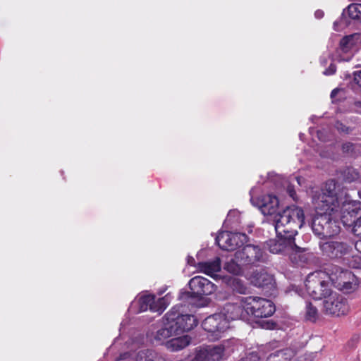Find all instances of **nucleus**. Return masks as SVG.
Segmentation results:
<instances>
[{"instance_id": "nucleus-1", "label": "nucleus", "mask_w": 361, "mask_h": 361, "mask_svg": "<svg viewBox=\"0 0 361 361\" xmlns=\"http://www.w3.org/2000/svg\"><path fill=\"white\" fill-rule=\"evenodd\" d=\"M336 188L335 180H330L326 183L322 192H319L317 190L314 191V195L312 197V203L314 204L315 212L324 220V222H318L319 226L336 223L331 217L332 213L337 211V208L339 207L338 198L335 195Z\"/></svg>"}, {"instance_id": "nucleus-2", "label": "nucleus", "mask_w": 361, "mask_h": 361, "mask_svg": "<svg viewBox=\"0 0 361 361\" xmlns=\"http://www.w3.org/2000/svg\"><path fill=\"white\" fill-rule=\"evenodd\" d=\"M331 279L327 268L325 271H316L307 275L305 288L307 293L314 300H324L334 292L330 286Z\"/></svg>"}, {"instance_id": "nucleus-3", "label": "nucleus", "mask_w": 361, "mask_h": 361, "mask_svg": "<svg viewBox=\"0 0 361 361\" xmlns=\"http://www.w3.org/2000/svg\"><path fill=\"white\" fill-rule=\"evenodd\" d=\"M329 270L331 283L338 290L344 293H351L356 291L359 287L356 276L347 269H343L336 265H330Z\"/></svg>"}, {"instance_id": "nucleus-4", "label": "nucleus", "mask_w": 361, "mask_h": 361, "mask_svg": "<svg viewBox=\"0 0 361 361\" xmlns=\"http://www.w3.org/2000/svg\"><path fill=\"white\" fill-rule=\"evenodd\" d=\"M324 222L320 216L316 212V216L308 219L305 216L303 210L298 207H288L281 214L274 216V224L275 226H286L289 224H294L298 226H304L308 224L310 226H319L318 222Z\"/></svg>"}, {"instance_id": "nucleus-5", "label": "nucleus", "mask_w": 361, "mask_h": 361, "mask_svg": "<svg viewBox=\"0 0 361 361\" xmlns=\"http://www.w3.org/2000/svg\"><path fill=\"white\" fill-rule=\"evenodd\" d=\"M259 353L264 361H310L306 357L294 359L295 351L290 348H281V343L276 341L259 346Z\"/></svg>"}, {"instance_id": "nucleus-6", "label": "nucleus", "mask_w": 361, "mask_h": 361, "mask_svg": "<svg viewBox=\"0 0 361 361\" xmlns=\"http://www.w3.org/2000/svg\"><path fill=\"white\" fill-rule=\"evenodd\" d=\"M247 297H238L233 302H228L223 307L221 313L224 319L230 322L236 319L248 320L249 312L247 309Z\"/></svg>"}, {"instance_id": "nucleus-7", "label": "nucleus", "mask_w": 361, "mask_h": 361, "mask_svg": "<svg viewBox=\"0 0 361 361\" xmlns=\"http://www.w3.org/2000/svg\"><path fill=\"white\" fill-rule=\"evenodd\" d=\"M247 309H248L249 317L263 318L271 317L275 312V305L269 300L260 297L248 296Z\"/></svg>"}, {"instance_id": "nucleus-8", "label": "nucleus", "mask_w": 361, "mask_h": 361, "mask_svg": "<svg viewBox=\"0 0 361 361\" xmlns=\"http://www.w3.org/2000/svg\"><path fill=\"white\" fill-rule=\"evenodd\" d=\"M323 310L327 314L342 316L349 311L347 300L336 292H332L323 302Z\"/></svg>"}, {"instance_id": "nucleus-9", "label": "nucleus", "mask_w": 361, "mask_h": 361, "mask_svg": "<svg viewBox=\"0 0 361 361\" xmlns=\"http://www.w3.org/2000/svg\"><path fill=\"white\" fill-rule=\"evenodd\" d=\"M166 319L173 323L177 334L188 331L195 327L197 320L191 314H180L175 307L166 313Z\"/></svg>"}, {"instance_id": "nucleus-10", "label": "nucleus", "mask_w": 361, "mask_h": 361, "mask_svg": "<svg viewBox=\"0 0 361 361\" xmlns=\"http://www.w3.org/2000/svg\"><path fill=\"white\" fill-rule=\"evenodd\" d=\"M252 204L258 207L262 214L264 216H269L274 221V216L281 214L279 212V202L276 196L272 195H264L259 197H251Z\"/></svg>"}, {"instance_id": "nucleus-11", "label": "nucleus", "mask_w": 361, "mask_h": 361, "mask_svg": "<svg viewBox=\"0 0 361 361\" xmlns=\"http://www.w3.org/2000/svg\"><path fill=\"white\" fill-rule=\"evenodd\" d=\"M216 240L224 250H235L247 243V236L243 233H232L225 231L219 232Z\"/></svg>"}, {"instance_id": "nucleus-12", "label": "nucleus", "mask_w": 361, "mask_h": 361, "mask_svg": "<svg viewBox=\"0 0 361 361\" xmlns=\"http://www.w3.org/2000/svg\"><path fill=\"white\" fill-rule=\"evenodd\" d=\"M189 286L191 293H186L182 295V298H186L190 294L194 295L197 297L202 295H208L213 293L216 286L209 281L207 279L197 276L191 279L189 281Z\"/></svg>"}, {"instance_id": "nucleus-13", "label": "nucleus", "mask_w": 361, "mask_h": 361, "mask_svg": "<svg viewBox=\"0 0 361 361\" xmlns=\"http://www.w3.org/2000/svg\"><path fill=\"white\" fill-rule=\"evenodd\" d=\"M343 214L341 218L343 226H361V202L347 201L343 203Z\"/></svg>"}, {"instance_id": "nucleus-14", "label": "nucleus", "mask_w": 361, "mask_h": 361, "mask_svg": "<svg viewBox=\"0 0 361 361\" xmlns=\"http://www.w3.org/2000/svg\"><path fill=\"white\" fill-rule=\"evenodd\" d=\"M231 341H226L219 345H209L200 349L192 361H219L225 351H229Z\"/></svg>"}, {"instance_id": "nucleus-15", "label": "nucleus", "mask_w": 361, "mask_h": 361, "mask_svg": "<svg viewBox=\"0 0 361 361\" xmlns=\"http://www.w3.org/2000/svg\"><path fill=\"white\" fill-rule=\"evenodd\" d=\"M202 328L218 336L219 334L229 329L228 322L224 319L221 312L207 317L202 324Z\"/></svg>"}, {"instance_id": "nucleus-16", "label": "nucleus", "mask_w": 361, "mask_h": 361, "mask_svg": "<svg viewBox=\"0 0 361 361\" xmlns=\"http://www.w3.org/2000/svg\"><path fill=\"white\" fill-rule=\"evenodd\" d=\"M323 252L331 258H339L347 255L349 252V246L341 242L329 241L320 244Z\"/></svg>"}, {"instance_id": "nucleus-17", "label": "nucleus", "mask_w": 361, "mask_h": 361, "mask_svg": "<svg viewBox=\"0 0 361 361\" xmlns=\"http://www.w3.org/2000/svg\"><path fill=\"white\" fill-rule=\"evenodd\" d=\"M360 34L355 33L352 35L343 37L340 42V47L338 49L340 61H349L352 57L351 51L356 42H358Z\"/></svg>"}, {"instance_id": "nucleus-18", "label": "nucleus", "mask_w": 361, "mask_h": 361, "mask_svg": "<svg viewBox=\"0 0 361 361\" xmlns=\"http://www.w3.org/2000/svg\"><path fill=\"white\" fill-rule=\"evenodd\" d=\"M250 281L255 286L264 289H271L275 286L273 275L265 269L255 271L250 277Z\"/></svg>"}, {"instance_id": "nucleus-19", "label": "nucleus", "mask_w": 361, "mask_h": 361, "mask_svg": "<svg viewBox=\"0 0 361 361\" xmlns=\"http://www.w3.org/2000/svg\"><path fill=\"white\" fill-rule=\"evenodd\" d=\"M164 326L157 330L152 341L157 344H161L169 337L178 335L177 329H175L173 323L166 319V314L163 319Z\"/></svg>"}, {"instance_id": "nucleus-20", "label": "nucleus", "mask_w": 361, "mask_h": 361, "mask_svg": "<svg viewBox=\"0 0 361 361\" xmlns=\"http://www.w3.org/2000/svg\"><path fill=\"white\" fill-rule=\"evenodd\" d=\"M276 238L288 244L291 249L295 248L299 250L300 248L295 244V236L298 231L292 227H274Z\"/></svg>"}, {"instance_id": "nucleus-21", "label": "nucleus", "mask_w": 361, "mask_h": 361, "mask_svg": "<svg viewBox=\"0 0 361 361\" xmlns=\"http://www.w3.org/2000/svg\"><path fill=\"white\" fill-rule=\"evenodd\" d=\"M221 268V259L219 257H216L211 261L198 262L197 264L198 271L212 277H214L216 273L219 272Z\"/></svg>"}, {"instance_id": "nucleus-22", "label": "nucleus", "mask_w": 361, "mask_h": 361, "mask_svg": "<svg viewBox=\"0 0 361 361\" xmlns=\"http://www.w3.org/2000/svg\"><path fill=\"white\" fill-rule=\"evenodd\" d=\"M154 300V295H142L137 299V300H135L131 303L129 307V311L134 313H139L145 312L148 309L151 310V306H152Z\"/></svg>"}, {"instance_id": "nucleus-23", "label": "nucleus", "mask_w": 361, "mask_h": 361, "mask_svg": "<svg viewBox=\"0 0 361 361\" xmlns=\"http://www.w3.org/2000/svg\"><path fill=\"white\" fill-rule=\"evenodd\" d=\"M190 338L188 336L185 335L170 339L166 342V347L171 351H178L189 345Z\"/></svg>"}, {"instance_id": "nucleus-24", "label": "nucleus", "mask_w": 361, "mask_h": 361, "mask_svg": "<svg viewBox=\"0 0 361 361\" xmlns=\"http://www.w3.org/2000/svg\"><path fill=\"white\" fill-rule=\"evenodd\" d=\"M135 361H165L164 357L153 350H140L135 356Z\"/></svg>"}, {"instance_id": "nucleus-25", "label": "nucleus", "mask_w": 361, "mask_h": 361, "mask_svg": "<svg viewBox=\"0 0 361 361\" xmlns=\"http://www.w3.org/2000/svg\"><path fill=\"white\" fill-rule=\"evenodd\" d=\"M256 252H259L258 246L247 245L243 249L242 251H238L235 253V257L239 258L246 256V262L247 263H254Z\"/></svg>"}, {"instance_id": "nucleus-26", "label": "nucleus", "mask_w": 361, "mask_h": 361, "mask_svg": "<svg viewBox=\"0 0 361 361\" xmlns=\"http://www.w3.org/2000/svg\"><path fill=\"white\" fill-rule=\"evenodd\" d=\"M171 300V295L169 293L161 298H159L157 300L154 299L152 306H151V311L158 312L159 314H161L169 305Z\"/></svg>"}, {"instance_id": "nucleus-27", "label": "nucleus", "mask_w": 361, "mask_h": 361, "mask_svg": "<svg viewBox=\"0 0 361 361\" xmlns=\"http://www.w3.org/2000/svg\"><path fill=\"white\" fill-rule=\"evenodd\" d=\"M267 245L269 251L274 254H281L285 252L288 248H290L288 244L285 243L283 240H279L277 238L276 239L269 240Z\"/></svg>"}, {"instance_id": "nucleus-28", "label": "nucleus", "mask_w": 361, "mask_h": 361, "mask_svg": "<svg viewBox=\"0 0 361 361\" xmlns=\"http://www.w3.org/2000/svg\"><path fill=\"white\" fill-rule=\"evenodd\" d=\"M339 228L340 227H334L333 231H331L330 229L331 227H311L314 233L321 239L338 234L340 231Z\"/></svg>"}, {"instance_id": "nucleus-29", "label": "nucleus", "mask_w": 361, "mask_h": 361, "mask_svg": "<svg viewBox=\"0 0 361 361\" xmlns=\"http://www.w3.org/2000/svg\"><path fill=\"white\" fill-rule=\"evenodd\" d=\"M347 13L350 18L361 22V4H351L346 10L343 11V14Z\"/></svg>"}, {"instance_id": "nucleus-30", "label": "nucleus", "mask_w": 361, "mask_h": 361, "mask_svg": "<svg viewBox=\"0 0 361 361\" xmlns=\"http://www.w3.org/2000/svg\"><path fill=\"white\" fill-rule=\"evenodd\" d=\"M240 223L241 221L240 212L237 210H231L228 212L224 224L226 226H229L232 224H238Z\"/></svg>"}, {"instance_id": "nucleus-31", "label": "nucleus", "mask_w": 361, "mask_h": 361, "mask_svg": "<svg viewBox=\"0 0 361 361\" xmlns=\"http://www.w3.org/2000/svg\"><path fill=\"white\" fill-rule=\"evenodd\" d=\"M224 268L227 271L235 275H238L241 272L240 266L233 258L225 263Z\"/></svg>"}, {"instance_id": "nucleus-32", "label": "nucleus", "mask_w": 361, "mask_h": 361, "mask_svg": "<svg viewBox=\"0 0 361 361\" xmlns=\"http://www.w3.org/2000/svg\"><path fill=\"white\" fill-rule=\"evenodd\" d=\"M358 172L353 168H348L343 172V179L345 182L351 183L358 179Z\"/></svg>"}, {"instance_id": "nucleus-33", "label": "nucleus", "mask_w": 361, "mask_h": 361, "mask_svg": "<svg viewBox=\"0 0 361 361\" xmlns=\"http://www.w3.org/2000/svg\"><path fill=\"white\" fill-rule=\"evenodd\" d=\"M318 316L317 309L314 307L311 303L308 302L306 305L305 317L310 321H315Z\"/></svg>"}, {"instance_id": "nucleus-34", "label": "nucleus", "mask_w": 361, "mask_h": 361, "mask_svg": "<svg viewBox=\"0 0 361 361\" xmlns=\"http://www.w3.org/2000/svg\"><path fill=\"white\" fill-rule=\"evenodd\" d=\"M233 288L235 292L240 294H245L247 290V288L238 279H234L233 281Z\"/></svg>"}, {"instance_id": "nucleus-35", "label": "nucleus", "mask_w": 361, "mask_h": 361, "mask_svg": "<svg viewBox=\"0 0 361 361\" xmlns=\"http://www.w3.org/2000/svg\"><path fill=\"white\" fill-rule=\"evenodd\" d=\"M352 232L358 238L355 243V247L361 253V227H353Z\"/></svg>"}, {"instance_id": "nucleus-36", "label": "nucleus", "mask_w": 361, "mask_h": 361, "mask_svg": "<svg viewBox=\"0 0 361 361\" xmlns=\"http://www.w3.org/2000/svg\"><path fill=\"white\" fill-rule=\"evenodd\" d=\"M241 361H264V360L259 352L257 353L253 352L243 357Z\"/></svg>"}, {"instance_id": "nucleus-37", "label": "nucleus", "mask_w": 361, "mask_h": 361, "mask_svg": "<svg viewBox=\"0 0 361 361\" xmlns=\"http://www.w3.org/2000/svg\"><path fill=\"white\" fill-rule=\"evenodd\" d=\"M291 260L296 264L305 263L307 261V257L304 254L298 252L291 256Z\"/></svg>"}, {"instance_id": "nucleus-38", "label": "nucleus", "mask_w": 361, "mask_h": 361, "mask_svg": "<svg viewBox=\"0 0 361 361\" xmlns=\"http://www.w3.org/2000/svg\"><path fill=\"white\" fill-rule=\"evenodd\" d=\"M349 267L353 269H361V257H353V259L349 262Z\"/></svg>"}, {"instance_id": "nucleus-39", "label": "nucleus", "mask_w": 361, "mask_h": 361, "mask_svg": "<svg viewBox=\"0 0 361 361\" xmlns=\"http://www.w3.org/2000/svg\"><path fill=\"white\" fill-rule=\"evenodd\" d=\"M266 260V257L264 255L263 251L259 247V252H256L255 255V262H264Z\"/></svg>"}, {"instance_id": "nucleus-40", "label": "nucleus", "mask_w": 361, "mask_h": 361, "mask_svg": "<svg viewBox=\"0 0 361 361\" xmlns=\"http://www.w3.org/2000/svg\"><path fill=\"white\" fill-rule=\"evenodd\" d=\"M354 75V81L361 87V70L355 71L353 73Z\"/></svg>"}, {"instance_id": "nucleus-41", "label": "nucleus", "mask_w": 361, "mask_h": 361, "mask_svg": "<svg viewBox=\"0 0 361 361\" xmlns=\"http://www.w3.org/2000/svg\"><path fill=\"white\" fill-rule=\"evenodd\" d=\"M336 72V66L335 65H334L333 63H331L329 67L328 68V69H326L324 72V75H333L334 73Z\"/></svg>"}, {"instance_id": "nucleus-42", "label": "nucleus", "mask_w": 361, "mask_h": 361, "mask_svg": "<svg viewBox=\"0 0 361 361\" xmlns=\"http://www.w3.org/2000/svg\"><path fill=\"white\" fill-rule=\"evenodd\" d=\"M353 149L354 146L350 143H345L343 145V150L344 152L350 153L353 152Z\"/></svg>"}, {"instance_id": "nucleus-43", "label": "nucleus", "mask_w": 361, "mask_h": 361, "mask_svg": "<svg viewBox=\"0 0 361 361\" xmlns=\"http://www.w3.org/2000/svg\"><path fill=\"white\" fill-rule=\"evenodd\" d=\"M336 128L338 129V130L339 131H341V132H345V133H348V128H346L344 125H343V123H336Z\"/></svg>"}, {"instance_id": "nucleus-44", "label": "nucleus", "mask_w": 361, "mask_h": 361, "mask_svg": "<svg viewBox=\"0 0 361 361\" xmlns=\"http://www.w3.org/2000/svg\"><path fill=\"white\" fill-rule=\"evenodd\" d=\"M288 192L289 193L290 196L294 200H296V193H295V190L293 189V187L291 186H288Z\"/></svg>"}, {"instance_id": "nucleus-45", "label": "nucleus", "mask_w": 361, "mask_h": 361, "mask_svg": "<svg viewBox=\"0 0 361 361\" xmlns=\"http://www.w3.org/2000/svg\"><path fill=\"white\" fill-rule=\"evenodd\" d=\"M187 263L190 265V266H192V267H197V264L196 262H195V259H194V257H191V256H188L187 257Z\"/></svg>"}, {"instance_id": "nucleus-46", "label": "nucleus", "mask_w": 361, "mask_h": 361, "mask_svg": "<svg viewBox=\"0 0 361 361\" xmlns=\"http://www.w3.org/2000/svg\"><path fill=\"white\" fill-rule=\"evenodd\" d=\"M341 24H344L345 25H347V22H344V20H343V18H341L339 21H336L334 23V29L336 30H338V28H337V26L338 25H341Z\"/></svg>"}, {"instance_id": "nucleus-47", "label": "nucleus", "mask_w": 361, "mask_h": 361, "mask_svg": "<svg viewBox=\"0 0 361 361\" xmlns=\"http://www.w3.org/2000/svg\"><path fill=\"white\" fill-rule=\"evenodd\" d=\"M314 15L317 18H322L324 16V12L322 11L318 10L315 12Z\"/></svg>"}, {"instance_id": "nucleus-48", "label": "nucleus", "mask_w": 361, "mask_h": 361, "mask_svg": "<svg viewBox=\"0 0 361 361\" xmlns=\"http://www.w3.org/2000/svg\"><path fill=\"white\" fill-rule=\"evenodd\" d=\"M338 90H337V89H334V90H332V92H331V98H334V97L336 95V94L338 93Z\"/></svg>"}, {"instance_id": "nucleus-49", "label": "nucleus", "mask_w": 361, "mask_h": 361, "mask_svg": "<svg viewBox=\"0 0 361 361\" xmlns=\"http://www.w3.org/2000/svg\"><path fill=\"white\" fill-rule=\"evenodd\" d=\"M358 41L361 42V34H360L359 38H357Z\"/></svg>"}, {"instance_id": "nucleus-50", "label": "nucleus", "mask_w": 361, "mask_h": 361, "mask_svg": "<svg viewBox=\"0 0 361 361\" xmlns=\"http://www.w3.org/2000/svg\"><path fill=\"white\" fill-rule=\"evenodd\" d=\"M126 355L127 354H123V357H122V359H125L126 357Z\"/></svg>"}, {"instance_id": "nucleus-51", "label": "nucleus", "mask_w": 361, "mask_h": 361, "mask_svg": "<svg viewBox=\"0 0 361 361\" xmlns=\"http://www.w3.org/2000/svg\"><path fill=\"white\" fill-rule=\"evenodd\" d=\"M297 180H298V183L299 184H300V179H299V178H297Z\"/></svg>"}]
</instances>
